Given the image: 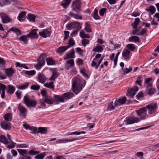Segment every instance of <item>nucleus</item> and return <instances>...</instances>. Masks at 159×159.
I'll return each instance as SVG.
<instances>
[{
    "instance_id": "obj_1",
    "label": "nucleus",
    "mask_w": 159,
    "mask_h": 159,
    "mask_svg": "<svg viewBox=\"0 0 159 159\" xmlns=\"http://www.w3.org/2000/svg\"><path fill=\"white\" fill-rule=\"evenodd\" d=\"M86 83L84 80H81L78 78H75L72 84V88L73 92L77 94L82 90Z\"/></svg>"
},
{
    "instance_id": "obj_2",
    "label": "nucleus",
    "mask_w": 159,
    "mask_h": 159,
    "mask_svg": "<svg viewBox=\"0 0 159 159\" xmlns=\"http://www.w3.org/2000/svg\"><path fill=\"white\" fill-rule=\"evenodd\" d=\"M23 100L24 103L28 107H34L37 105L36 101L30 98L28 96H25Z\"/></svg>"
},
{
    "instance_id": "obj_3",
    "label": "nucleus",
    "mask_w": 159,
    "mask_h": 159,
    "mask_svg": "<svg viewBox=\"0 0 159 159\" xmlns=\"http://www.w3.org/2000/svg\"><path fill=\"white\" fill-rule=\"evenodd\" d=\"M47 55L45 53L42 54L37 60L38 63L35 66L37 70L40 69L45 64V59Z\"/></svg>"
},
{
    "instance_id": "obj_4",
    "label": "nucleus",
    "mask_w": 159,
    "mask_h": 159,
    "mask_svg": "<svg viewBox=\"0 0 159 159\" xmlns=\"http://www.w3.org/2000/svg\"><path fill=\"white\" fill-rule=\"evenodd\" d=\"M66 27L68 30L75 29L79 30L82 28V25L79 22L75 21L67 24Z\"/></svg>"
},
{
    "instance_id": "obj_5",
    "label": "nucleus",
    "mask_w": 159,
    "mask_h": 159,
    "mask_svg": "<svg viewBox=\"0 0 159 159\" xmlns=\"http://www.w3.org/2000/svg\"><path fill=\"white\" fill-rule=\"evenodd\" d=\"M145 107L147 110L148 109V113L150 114H152L155 113L157 108V104L156 102L152 103Z\"/></svg>"
},
{
    "instance_id": "obj_6",
    "label": "nucleus",
    "mask_w": 159,
    "mask_h": 159,
    "mask_svg": "<svg viewBox=\"0 0 159 159\" xmlns=\"http://www.w3.org/2000/svg\"><path fill=\"white\" fill-rule=\"evenodd\" d=\"M81 3L80 0H76L73 2L71 7L73 10L76 12H79L81 11Z\"/></svg>"
},
{
    "instance_id": "obj_7",
    "label": "nucleus",
    "mask_w": 159,
    "mask_h": 159,
    "mask_svg": "<svg viewBox=\"0 0 159 159\" xmlns=\"http://www.w3.org/2000/svg\"><path fill=\"white\" fill-rule=\"evenodd\" d=\"M136 112L141 120L146 118L147 117V109L145 107L136 110Z\"/></svg>"
},
{
    "instance_id": "obj_8",
    "label": "nucleus",
    "mask_w": 159,
    "mask_h": 159,
    "mask_svg": "<svg viewBox=\"0 0 159 159\" xmlns=\"http://www.w3.org/2000/svg\"><path fill=\"white\" fill-rule=\"evenodd\" d=\"M18 109L20 111V116L22 118H25L27 114L26 108L20 104L18 105Z\"/></svg>"
},
{
    "instance_id": "obj_9",
    "label": "nucleus",
    "mask_w": 159,
    "mask_h": 159,
    "mask_svg": "<svg viewBox=\"0 0 159 159\" xmlns=\"http://www.w3.org/2000/svg\"><path fill=\"white\" fill-rule=\"evenodd\" d=\"M139 121V118L132 117L127 118L125 120L124 122L126 125H127L137 123Z\"/></svg>"
},
{
    "instance_id": "obj_10",
    "label": "nucleus",
    "mask_w": 159,
    "mask_h": 159,
    "mask_svg": "<svg viewBox=\"0 0 159 159\" xmlns=\"http://www.w3.org/2000/svg\"><path fill=\"white\" fill-rule=\"evenodd\" d=\"M0 16L1 17L2 22L4 23H8L10 21V18L5 13H1L0 14Z\"/></svg>"
},
{
    "instance_id": "obj_11",
    "label": "nucleus",
    "mask_w": 159,
    "mask_h": 159,
    "mask_svg": "<svg viewBox=\"0 0 159 159\" xmlns=\"http://www.w3.org/2000/svg\"><path fill=\"white\" fill-rule=\"evenodd\" d=\"M126 100V98L125 97L120 98L118 100L115 101L114 102V106L116 107H117L118 106L121 105L125 103Z\"/></svg>"
},
{
    "instance_id": "obj_12",
    "label": "nucleus",
    "mask_w": 159,
    "mask_h": 159,
    "mask_svg": "<svg viewBox=\"0 0 159 159\" xmlns=\"http://www.w3.org/2000/svg\"><path fill=\"white\" fill-rule=\"evenodd\" d=\"M79 138H74V139H60L56 141V142L57 143H65L76 140H78Z\"/></svg>"
},
{
    "instance_id": "obj_13",
    "label": "nucleus",
    "mask_w": 159,
    "mask_h": 159,
    "mask_svg": "<svg viewBox=\"0 0 159 159\" xmlns=\"http://www.w3.org/2000/svg\"><path fill=\"white\" fill-rule=\"evenodd\" d=\"M152 83L149 84L146 87V91L148 94L150 95H152L155 92V90L152 87Z\"/></svg>"
},
{
    "instance_id": "obj_14",
    "label": "nucleus",
    "mask_w": 159,
    "mask_h": 159,
    "mask_svg": "<svg viewBox=\"0 0 159 159\" xmlns=\"http://www.w3.org/2000/svg\"><path fill=\"white\" fill-rule=\"evenodd\" d=\"M37 29H34L30 31L29 34L27 35L28 37L32 38H37L38 36L36 32Z\"/></svg>"
},
{
    "instance_id": "obj_15",
    "label": "nucleus",
    "mask_w": 159,
    "mask_h": 159,
    "mask_svg": "<svg viewBox=\"0 0 159 159\" xmlns=\"http://www.w3.org/2000/svg\"><path fill=\"white\" fill-rule=\"evenodd\" d=\"M39 35L43 38H47L50 36L51 32L46 29L44 30L43 31L40 32L39 33Z\"/></svg>"
},
{
    "instance_id": "obj_16",
    "label": "nucleus",
    "mask_w": 159,
    "mask_h": 159,
    "mask_svg": "<svg viewBox=\"0 0 159 159\" xmlns=\"http://www.w3.org/2000/svg\"><path fill=\"white\" fill-rule=\"evenodd\" d=\"M5 71L6 74L9 77H12L14 73V70L11 67L5 69Z\"/></svg>"
},
{
    "instance_id": "obj_17",
    "label": "nucleus",
    "mask_w": 159,
    "mask_h": 159,
    "mask_svg": "<svg viewBox=\"0 0 159 159\" xmlns=\"http://www.w3.org/2000/svg\"><path fill=\"white\" fill-rule=\"evenodd\" d=\"M37 79L39 81L43 84H44L46 81V78L45 75L41 73H39Z\"/></svg>"
},
{
    "instance_id": "obj_18",
    "label": "nucleus",
    "mask_w": 159,
    "mask_h": 159,
    "mask_svg": "<svg viewBox=\"0 0 159 159\" xmlns=\"http://www.w3.org/2000/svg\"><path fill=\"white\" fill-rule=\"evenodd\" d=\"M75 53L74 49L71 50L70 52L66 54V57H64V59L66 60L70 58H75Z\"/></svg>"
},
{
    "instance_id": "obj_19",
    "label": "nucleus",
    "mask_w": 159,
    "mask_h": 159,
    "mask_svg": "<svg viewBox=\"0 0 159 159\" xmlns=\"http://www.w3.org/2000/svg\"><path fill=\"white\" fill-rule=\"evenodd\" d=\"M15 87L13 86L9 85L7 86V92L8 93L12 94L15 92Z\"/></svg>"
},
{
    "instance_id": "obj_20",
    "label": "nucleus",
    "mask_w": 159,
    "mask_h": 159,
    "mask_svg": "<svg viewBox=\"0 0 159 159\" xmlns=\"http://www.w3.org/2000/svg\"><path fill=\"white\" fill-rule=\"evenodd\" d=\"M130 53V51L128 49H124L122 53V56L125 60L129 59V55Z\"/></svg>"
},
{
    "instance_id": "obj_21",
    "label": "nucleus",
    "mask_w": 159,
    "mask_h": 159,
    "mask_svg": "<svg viewBox=\"0 0 159 159\" xmlns=\"http://www.w3.org/2000/svg\"><path fill=\"white\" fill-rule=\"evenodd\" d=\"M46 103L48 104H53L54 102V99L50 96H48L44 99Z\"/></svg>"
},
{
    "instance_id": "obj_22",
    "label": "nucleus",
    "mask_w": 159,
    "mask_h": 159,
    "mask_svg": "<svg viewBox=\"0 0 159 159\" xmlns=\"http://www.w3.org/2000/svg\"><path fill=\"white\" fill-rule=\"evenodd\" d=\"M10 123H7L5 121H2L1 123V127L5 129H9L10 128Z\"/></svg>"
},
{
    "instance_id": "obj_23",
    "label": "nucleus",
    "mask_w": 159,
    "mask_h": 159,
    "mask_svg": "<svg viewBox=\"0 0 159 159\" xmlns=\"http://www.w3.org/2000/svg\"><path fill=\"white\" fill-rule=\"evenodd\" d=\"M68 15L70 16L75 18V19L81 20L82 18L81 16L79 15L76 14H75L72 12H70L68 13Z\"/></svg>"
},
{
    "instance_id": "obj_24",
    "label": "nucleus",
    "mask_w": 159,
    "mask_h": 159,
    "mask_svg": "<svg viewBox=\"0 0 159 159\" xmlns=\"http://www.w3.org/2000/svg\"><path fill=\"white\" fill-rule=\"evenodd\" d=\"M74 96V94L71 92H67L64 93L63 95L64 99H68L72 98Z\"/></svg>"
},
{
    "instance_id": "obj_25",
    "label": "nucleus",
    "mask_w": 159,
    "mask_h": 159,
    "mask_svg": "<svg viewBox=\"0 0 159 159\" xmlns=\"http://www.w3.org/2000/svg\"><path fill=\"white\" fill-rule=\"evenodd\" d=\"M70 47L69 46H63L59 47L57 51L58 53H63Z\"/></svg>"
},
{
    "instance_id": "obj_26",
    "label": "nucleus",
    "mask_w": 159,
    "mask_h": 159,
    "mask_svg": "<svg viewBox=\"0 0 159 159\" xmlns=\"http://www.w3.org/2000/svg\"><path fill=\"white\" fill-rule=\"evenodd\" d=\"M54 98L55 101L57 102H64V99L63 97L62 96L60 95H54Z\"/></svg>"
},
{
    "instance_id": "obj_27",
    "label": "nucleus",
    "mask_w": 159,
    "mask_h": 159,
    "mask_svg": "<svg viewBox=\"0 0 159 159\" xmlns=\"http://www.w3.org/2000/svg\"><path fill=\"white\" fill-rule=\"evenodd\" d=\"M129 42H133L134 43L139 42L140 39L138 36H132L129 38Z\"/></svg>"
},
{
    "instance_id": "obj_28",
    "label": "nucleus",
    "mask_w": 159,
    "mask_h": 159,
    "mask_svg": "<svg viewBox=\"0 0 159 159\" xmlns=\"http://www.w3.org/2000/svg\"><path fill=\"white\" fill-rule=\"evenodd\" d=\"M0 142L5 144H7L8 143V140L6 137L4 135H0Z\"/></svg>"
},
{
    "instance_id": "obj_29",
    "label": "nucleus",
    "mask_w": 159,
    "mask_h": 159,
    "mask_svg": "<svg viewBox=\"0 0 159 159\" xmlns=\"http://www.w3.org/2000/svg\"><path fill=\"white\" fill-rule=\"evenodd\" d=\"M71 1V0H63L62 1L61 5L65 8L70 4Z\"/></svg>"
},
{
    "instance_id": "obj_30",
    "label": "nucleus",
    "mask_w": 159,
    "mask_h": 159,
    "mask_svg": "<svg viewBox=\"0 0 159 159\" xmlns=\"http://www.w3.org/2000/svg\"><path fill=\"white\" fill-rule=\"evenodd\" d=\"M140 21V20L139 18H135V19L134 21L131 25L133 28L134 29H136L138 25H139V22Z\"/></svg>"
},
{
    "instance_id": "obj_31",
    "label": "nucleus",
    "mask_w": 159,
    "mask_h": 159,
    "mask_svg": "<svg viewBox=\"0 0 159 159\" xmlns=\"http://www.w3.org/2000/svg\"><path fill=\"white\" fill-rule=\"evenodd\" d=\"M4 117L6 121H10L12 119V115L11 113H7L5 115Z\"/></svg>"
},
{
    "instance_id": "obj_32",
    "label": "nucleus",
    "mask_w": 159,
    "mask_h": 159,
    "mask_svg": "<svg viewBox=\"0 0 159 159\" xmlns=\"http://www.w3.org/2000/svg\"><path fill=\"white\" fill-rule=\"evenodd\" d=\"M29 84V82H26L21 85L16 86V87L20 90H23L27 88L28 87Z\"/></svg>"
},
{
    "instance_id": "obj_33",
    "label": "nucleus",
    "mask_w": 159,
    "mask_h": 159,
    "mask_svg": "<svg viewBox=\"0 0 159 159\" xmlns=\"http://www.w3.org/2000/svg\"><path fill=\"white\" fill-rule=\"evenodd\" d=\"M59 74L57 71H54L52 72V75L50 78L49 80H54L56 79L59 75Z\"/></svg>"
},
{
    "instance_id": "obj_34",
    "label": "nucleus",
    "mask_w": 159,
    "mask_h": 159,
    "mask_svg": "<svg viewBox=\"0 0 159 159\" xmlns=\"http://www.w3.org/2000/svg\"><path fill=\"white\" fill-rule=\"evenodd\" d=\"M26 15V12L25 11H23L20 13L18 16V18L19 21H21L23 20V18L25 17Z\"/></svg>"
},
{
    "instance_id": "obj_35",
    "label": "nucleus",
    "mask_w": 159,
    "mask_h": 159,
    "mask_svg": "<svg viewBox=\"0 0 159 159\" xmlns=\"http://www.w3.org/2000/svg\"><path fill=\"white\" fill-rule=\"evenodd\" d=\"M47 64L48 65H52L55 64V62L52 58L48 57L46 59Z\"/></svg>"
},
{
    "instance_id": "obj_36",
    "label": "nucleus",
    "mask_w": 159,
    "mask_h": 159,
    "mask_svg": "<svg viewBox=\"0 0 159 159\" xmlns=\"http://www.w3.org/2000/svg\"><path fill=\"white\" fill-rule=\"evenodd\" d=\"M43 86L45 87L51 89H53L54 87V83L52 82H50L48 83H46L44 84Z\"/></svg>"
},
{
    "instance_id": "obj_37",
    "label": "nucleus",
    "mask_w": 159,
    "mask_h": 159,
    "mask_svg": "<svg viewBox=\"0 0 159 159\" xmlns=\"http://www.w3.org/2000/svg\"><path fill=\"white\" fill-rule=\"evenodd\" d=\"M103 49V48L102 46H96L93 49V51L100 52Z\"/></svg>"
},
{
    "instance_id": "obj_38",
    "label": "nucleus",
    "mask_w": 159,
    "mask_h": 159,
    "mask_svg": "<svg viewBox=\"0 0 159 159\" xmlns=\"http://www.w3.org/2000/svg\"><path fill=\"white\" fill-rule=\"evenodd\" d=\"M84 30L90 33L92 32L90 25L88 22L85 23Z\"/></svg>"
},
{
    "instance_id": "obj_39",
    "label": "nucleus",
    "mask_w": 159,
    "mask_h": 159,
    "mask_svg": "<svg viewBox=\"0 0 159 159\" xmlns=\"http://www.w3.org/2000/svg\"><path fill=\"white\" fill-rule=\"evenodd\" d=\"M10 30L14 32L17 35H20L21 34V31L16 28L12 27L10 29Z\"/></svg>"
},
{
    "instance_id": "obj_40",
    "label": "nucleus",
    "mask_w": 159,
    "mask_h": 159,
    "mask_svg": "<svg viewBox=\"0 0 159 159\" xmlns=\"http://www.w3.org/2000/svg\"><path fill=\"white\" fill-rule=\"evenodd\" d=\"M29 37L27 35H22L19 39L21 41H23L25 43H27L28 42L27 38Z\"/></svg>"
},
{
    "instance_id": "obj_41",
    "label": "nucleus",
    "mask_w": 159,
    "mask_h": 159,
    "mask_svg": "<svg viewBox=\"0 0 159 159\" xmlns=\"http://www.w3.org/2000/svg\"><path fill=\"white\" fill-rule=\"evenodd\" d=\"M27 19L30 21L34 22L35 20V16L33 15L28 14L27 16Z\"/></svg>"
},
{
    "instance_id": "obj_42",
    "label": "nucleus",
    "mask_w": 159,
    "mask_h": 159,
    "mask_svg": "<svg viewBox=\"0 0 159 159\" xmlns=\"http://www.w3.org/2000/svg\"><path fill=\"white\" fill-rule=\"evenodd\" d=\"M86 71V69L84 67L80 68V72L82 74L83 76L85 77H88V75L87 74L85 73Z\"/></svg>"
},
{
    "instance_id": "obj_43",
    "label": "nucleus",
    "mask_w": 159,
    "mask_h": 159,
    "mask_svg": "<svg viewBox=\"0 0 159 159\" xmlns=\"http://www.w3.org/2000/svg\"><path fill=\"white\" fill-rule=\"evenodd\" d=\"M67 44L69 45L68 46H70V47L74 46L75 44V41L72 38H70Z\"/></svg>"
},
{
    "instance_id": "obj_44",
    "label": "nucleus",
    "mask_w": 159,
    "mask_h": 159,
    "mask_svg": "<svg viewBox=\"0 0 159 159\" xmlns=\"http://www.w3.org/2000/svg\"><path fill=\"white\" fill-rule=\"evenodd\" d=\"M93 18L95 20H98L99 19L100 17L98 16V10L97 9H95L93 13Z\"/></svg>"
},
{
    "instance_id": "obj_45",
    "label": "nucleus",
    "mask_w": 159,
    "mask_h": 159,
    "mask_svg": "<svg viewBox=\"0 0 159 159\" xmlns=\"http://www.w3.org/2000/svg\"><path fill=\"white\" fill-rule=\"evenodd\" d=\"M146 11L150 12L151 14L152 15L155 13L156 9L154 7L151 6L150 7L149 9H146Z\"/></svg>"
},
{
    "instance_id": "obj_46",
    "label": "nucleus",
    "mask_w": 159,
    "mask_h": 159,
    "mask_svg": "<svg viewBox=\"0 0 159 159\" xmlns=\"http://www.w3.org/2000/svg\"><path fill=\"white\" fill-rule=\"evenodd\" d=\"M17 150L19 153L22 156L27 153L28 150L26 149H17Z\"/></svg>"
},
{
    "instance_id": "obj_47",
    "label": "nucleus",
    "mask_w": 159,
    "mask_h": 159,
    "mask_svg": "<svg viewBox=\"0 0 159 159\" xmlns=\"http://www.w3.org/2000/svg\"><path fill=\"white\" fill-rule=\"evenodd\" d=\"M47 131V129L45 127H39L38 131H37L38 133L46 134Z\"/></svg>"
},
{
    "instance_id": "obj_48",
    "label": "nucleus",
    "mask_w": 159,
    "mask_h": 159,
    "mask_svg": "<svg viewBox=\"0 0 159 159\" xmlns=\"http://www.w3.org/2000/svg\"><path fill=\"white\" fill-rule=\"evenodd\" d=\"M10 3V2L9 0H2L0 2V6H3Z\"/></svg>"
},
{
    "instance_id": "obj_49",
    "label": "nucleus",
    "mask_w": 159,
    "mask_h": 159,
    "mask_svg": "<svg viewBox=\"0 0 159 159\" xmlns=\"http://www.w3.org/2000/svg\"><path fill=\"white\" fill-rule=\"evenodd\" d=\"M45 156V153H43L37 155L34 157L36 159H43Z\"/></svg>"
},
{
    "instance_id": "obj_50",
    "label": "nucleus",
    "mask_w": 159,
    "mask_h": 159,
    "mask_svg": "<svg viewBox=\"0 0 159 159\" xmlns=\"http://www.w3.org/2000/svg\"><path fill=\"white\" fill-rule=\"evenodd\" d=\"M128 49L131 51H133L135 49V45L133 44H128L126 45Z\"/></svg>"
},
{
    "instance_id": "obj_51",
    "label": "nucleus",
    "mask_w": 159,
    "mask_h": 159,
    "mask_svg": "<svg viewBox=\"0 0 159 159\" xmlns=\"http://www.w3.org/2000/svg\"><path fill=\"white\" fill-rule=\"evenodd\" d=\"M135 94L136 93L135 92L131 91L130 90V91L128 92L126 95L127 96H129L130 98H133Z\"/></svg>"
},
{
    "instance_id": "obj_52",
    "label": "nucleus",
    "mask_w": 159,
    "mask_h": 159,
    "mask_svg": "<svg viewBox=\"0 0 159 159\" xmlns=\"http://www.w3.org/2000/svg\"><path fill=\"white\" fill-rule=\"evenodd\" d=\"M132 70V67H129V68H125L123 70L124 71V73H123V75H125L126 74L130 72Z\"/></svg>"
},
{
    "instance_id": "obj_53",
    "label": "nucleus",
    "mask_w": 159,
    "mask_h": 159,
    "mask_svg": "<svg viewBox=\"0 0 159 159\" xmlns=\"http://www.w3.org/2000/svg\"><path fill=\"white\" fill-rule=\"evenodd\" d=\"M29 130L31 131L30 132V133L32 134H36L38 133L37 128L35 127L31 126Z\"/></svg>"
},
{
    "instance_id": "obj_54",
    "label": "nucleus",
    "mask_w": 159,
    "mask_h": 159,
    "mask_svg": "<svg viewBox=\"0 0 159 159\" xmlns=\"http://www.w3.org/2000/svg\"><path fill=\"white\" fill-rule=\"evenodd\" d=\"M147 32V30L146 28H144L142 29L141 31L138 33L137 34V35H143L144 34L146 33Z\"/></svg>"
},
{
    "instance_id": "obj_55",
    "label": "nucleus",
    "mask_w": 159,
    "mask_h": 159,
    "mask_svg": "<svg viewBox=\"0 0 159 159\" xmlns=\"http://www.w3.org/2000/svg\"><path fill=\"white\" fill-rule=\"evenodd\" d=\"M40 88V86L39 85H32L31 86L30 89L32 90L37 91L39 90V89Z\"/></svg>"
},
{
    "instance_id": "obj_56",
    "label": "nucleus",
    "mask_w": 159,
    "mask_h": 159,
    "mask_svg": "<svg viewBox=\"0 0 159 159\" xmlns=\"http://www.w3.org/2000/svg\"><path fill=\"white\" fill-rule=\"evenodd\" d=\"M112 104L113 102H112L108 105L107 109L108 111H111L114 109L115 106H113Z\"/></svg>"
},
{
    "instance_id": "obj_57",
    "label": "nucleus",
    "mask_w": 159,
    "mask_h": 159,
    "mask_svg": "<svg viewBox=\"0 0 159 159\" xmlns=\"http://www.w3.org/2000/svg\"><path fill=\"white\" fill-rule=\"evenodd\" d=\"M89 41L86 39H83L82 41V43L84 46H85L87 44H89Z\"/></svg>"
},
{
    "instance_id": "obj_58",
    "label": "nucleus",
    "mask_w": 159,
    "mask_h": 159,
    "mask_svg": "<svg viewBox=\"0 0 159 159\" xmlns=\"http://www.w3.org/2000/svg\"><path fill=\"white\" fill-rule=\"evenodd\" d=\"M25 73L29 75H33L35 74L36 71L35 70H33L30 71H26Z\"/></svg>"
},
{
    "instance_id": "obj_59",
    "label": "nucleus",
    "mask_w": 159,
    "mask_h": 159,
    "mask_svg": "<svg viewBox=\"0 0 159 159\" xmlns=\"http://www.w3.org/2000/svg\"><path fill=\"white\" fill-rule=\"evenodd\" d=\"M39 153V151H36L33 150H31L29 151L28 154L32 155H35L38 154Z\"/></svg>"
},
{
    "instance_id": "obj_60",
    "label": "nucleus",
    "mask_w": 159,
    "mask_h": 159,
    "mask_svg": "<svg viewBox=\"0 0 159 159\" xmlns=\"http://www.w3.org/2000/svg\"><path fill=\"white\" fill-rule=\"evenodd\" d=\"M142 80H141V77L139 76V77L137 79V80L135 82L136 84L139 85L140 86H142L141 83Z\"/></svg>"
},
{
    "instance_id": "obj_61",
    "label": "nucleus",
    "mask_w": 159,
    "mask_h": 159,
    "mask_svg": "<svg viewBox=\"0 0 159 159\" xmlns=\"http://www.w3.org/2000/svg\"><path fill=\"white\" fill-rule=\"evenodd\" d=\"M107 9L105 8H102L100 9L99 11L100 15L101 16H103L104 13L106 12Z\"/></svg>"
},
{
    "instance_id": "obj_62",
    "label": "nucleus",
    "mask_w": 159,
    "mask_h": 159,
    "mask_svg": "<svg viewBox=\"0 0 159 159\" xmlns=\"http://www.w3.org/2000/svg\"><path fill=\"white\" fill-rule=\"evenodd\" d=\"M74 60L73 59H70L69 60L66 61V63L67 64H68L70 65V66H74Z\"/></svg>"
},
{
    "instance_id": "obj_63",
    "label": "nucleus",
    "mask_w": 159,
    "mask_h": 159,
    "mask_svg": "<svg viewBox=\"0 0 159 159\" xmlns=\"http://www.w3.org/2000/svg\"><path fill=\"white\" fill-rule=\"evenodd\" d=\"M91 66L92 67H95L96 69H97L99 66L98 64L93 61L92 62Z\"/></svg>"
},
{
    "instance_id": "obj_64",
    "label": "nucleus",
    "mask_w": 159,
    "mask_h": 159,
    "mask_svg": "<svg viewBox=\"0 0 159 159\" xmlns=\"http://www.w3.org/2000/svg\"><path fill=\"white\" fill-rule=\"evenodd\" d=\"M69 33H70V32L69 31H64V40L66 39H67V38L69 37Z\"/></svg>"
}]
</instances>
